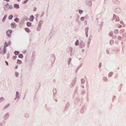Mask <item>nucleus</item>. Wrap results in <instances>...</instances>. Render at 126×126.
Instances as JSON below:
<instances>
[{
	"mask_svg": "<svg viewBox=\"0 0 126 126\" xmlns=\"http://www.w3.org/2000/svg\"><path fill=\"white\" fill-rule=\"evenodd\" d=\"M12 31L11 30H9L6 32L7 36L8 37H10L11 35Z\"/></svg>",
	"mask_w": 126,
	"mask_h": 126,
	"instance_id": "f257e3e1",
	"label": "nucleus"
},
{
	"mask_svg": "<svg viewBox=\"0 0 126 126\" xmlns=\"http://www.w3.org/2000/svg\"><path fill=\"white\" fill-rule=\"evenodd\" d=\"M9 6V4L7 3L6 5H5L4 7V9L5 11H7L8 9Z\"/></svg>",
	"mask_w": 126,
	"mask_h": 126,
	"instance_id": "f03ea898",
	"label": "nucleus"
},
{
	"mask_svg": "<svg viewBox=\"0 0 126 126\" xmlns=\"http://www.w3.org/2000/svg\"><path fill=\"white\" fill-rule=\"evenodd\" d=\"M34 16L33 15H32L30 16V18L29 21H32L34 19Z\"/></svg>",
	"mask_w": 126,
	"mask_h": 126,
	"instance_id": "7ed1b4c3",
	"label": "nucleus"
},
{
	"mask_svg": "<svg viewBox=\"0 0 126 126\" xmlns=\"http://www.w3.org/2000/svg\"><path fill=\"white\" fill-rule=\"evenodd\" d=\"M14 7L16 8H18L19 7V5L17 4H14Z\"/></svg>",
	"mask_w": 126,
	"mask_h": 126,
	"instance_id": "20e7f679",
	"label": "nucleus"
},
{
	"mask_svg": "<svg viewBox=\"0 0 126 126\" xmlns=\"http://www.w3.org/2000/svg\"><path fill=\"white\" fill-rule=\"evenodd\" d=\"M10 43H7L6 42H5L4 44V47H7L8 46L10 45Z\"/></svg>",
	"mask_w": 126,
	"mask_h": 126,
	"instance_id": "39448f33",
	"label": "nucleus"
},
{
	"mask_svg": "<svg viewBox=\"0 0 126 126\" xmlns=\"http://www.w3.org/2000/svg\"><path fill=\"white\" fill-rule=\"evenodd\" d=\"M11 26L12 28H14L15 27L16 25H15V24L12 23L11 24Z\"/></svg>",
	"mask_w": 126,
	"mask_h": 126,
	"instance_id": "423d86ee",
	"label": "nucleus"
},
{
	"mask_svg": "<svg viewBox=\"0 0 126 126\" xmlns=\"http://www.w3.org/2000/svg\"><path fill=\"white\" fill-rule=\"evenodd\" d=\"M31 25V23L29 22H27V26L28 27L30 26Z\"/></svg>",
	"mask_w": 126,
	"mask_h": 126,
	"instance_id": "0eeeda50",
	"label": "nucleus"
},
{
	"mask_svg": "<svg viewBox=\"0 0 126 126\" xmlns=\"http://www.w3.org/2000/svg\"><path fill=\"white\" fill-rule=\"evenodd\" d=\"M25 30L27 32H30V31L29 30V29L28 28H25Z\"/></svg>",
	"mask_w": 126,
	"mask_h": 126,
	"instance_id": "6e6552de",
	"label": "nucleus"
},
{
	"mask_svg": "<svg viewBox=\"0 0 126 126\" xmlns=\"http://www.w3.org/2000/svg\"><path fill=\"white\" fill-rule=\"evenodd\" d=\"M79 41L78 40H77L76 41V42L75 43V45L76 46H78L79 45Z\"/></svg>",
	"mask_w": 126,
	"mask_h": 126,
	"instance_id": "1a4fd4ad",
	"label": "nucleus"
},
{
	"mask_svg": "<svg viewBox=\"0 0 126 126\" xmlns=\"http://www.w3.org/2000/svg\"><path fill=\"white\" fill-rule=\"evenodd\" d=\"M19 53V51H15L14 52V53L16 55H18Z\"/></svg>",
	"mask_w": 126,
	"mask_h": 126,
	"instance_id": "9d476101",
	"label": "nucleus"
},
{
	"mask_svg": "<svg viewBox=\"0 0 126 126\" xmlns=\"http://www.w3.org/2000/svg\"><path fill=\"white\" fill-rule=\"evenodd\" d=\"M8 7H9V8H8V9H11L13 8V6L12 5H9V6Z\"/></svg>",
	"mask_w": 126,
	"mask_h": 126,
	"instance_id": "9b49d317",
	"label": "nucleus"
},
{
	"mask_svg": "<svg viewBox=\"0 0 126 126\" xmlns=\"http://www.w3.org/2000/svg\"><path fill=\"white\" fill-rule=\"evenodd\" d=\"M13 17V16L12 15H11L8 17V18L9 19H11Z\"/></svg>",
	"mask_w": 126,
	"mask_h": 126,
	"instance_id": "f8f14e48",
	"label": "nucleus"
},
{
	"mask_svg": "<svg viewBox=\"0 0 126 126\" xmlns=\"http://www.w3.org/2000/svg\"><path fill=\"white\" fill-rule=\"evenodd\" d=\"M18 57L20 58H22L23 57V56L22 54H20L19 55Z\"/></svg>",
	"mask_w": 126,
	"mask_h": 126,
	"instance_id": "ddd939ff",
	"label": "nucleus"
},
{
	"mask_svg": "<svg viewBox=\"0 0 126 126\" xmlns=\"http://www.w3.org/2000/svg\"><path fill=\"white\" fill-rule=\"evenodd\" d=\"M21 63V60H17V63L19 64H20Z\"/></svg>",
	"mask_w": 126,
	"mask_h": 126,
	"instance_id": "4468645a",
	"label": "nucleus"
},
{
	"mask_svg": "<svg viewBox=\"0 0 126 126\" xmlns=\"http://www.w3.org/2000/svg\"><path fill=\"white\" fill-rule=\"evenodd\" d=\"M18 20L19 19H18L16 18L14 20L16 22H18Z\"/></svg>",
	"mask_w": 126,
	"mask_h": 126,
	"instance_id": "2eb2a0df",
	"label": "nucleus"
},
{
	"mask_svg": "<svg viewBox=\"0 0 126 126\" xmlns=\"http://www.w3.org/2000/svg\"><path fill=\"white\" fill-rule=\"evenodd\" d=\"M15 74L16 77H17L18 76V74L17 72H15Z\"/></svg>",
	"mask_w": 126,
	"mask_h": 126,
	"instance_id": "dca6fc26",
	"label": "nucleus"
},
{
	"mask_svg": "<svg viewBox=\"0 0 126 126\" xmlns=\"http://www.w3.org/2000/svg\"><path fill=\"white\" fill-rule=\"evenodd\" d=\"M17 56H14L13 57V59L14 60H15Z\"/></svg>",
	"mask_w": 126,
	"mask_h": 126,
	"instance_id": "f3484780",
	"label": "nucleus"
},
{
	"mask_svg": "<svg viewBox=\"0 0 126 126\" xmlns=\"http://www.w3.org/2000/svg\"><path fill=\"white\" fill-rule=\"evenodd\" d=\"M4 98H0V102H1L2 100H3Z\"/></svg>",
	"mask_w": 126,
	"mask_h": 126,
	"instance_id": "a211bd4d",
	"label": "nucleus"
},
{
	"mask_svg": "<svg viewBox=\"0 0 126 126\" xmlns=\"http://www.w3.org/2000/svg\"><path fill=\"white\" fill-rule=\"evenodd\" d=\"M4 98H0V102H1L2 100H3Z\"/></svg>",
	"mask_w": 126,
	"mask_h": 126,
	"instance_id": "6ab92c4d",
	"label": "nucleus"
},
{
	"mask_svg": "<svg viewBox=\"0 0 126 126\" xmlns=\"http://www.w3.org/2000/svg\"><path fill=\"white\" fill-rule=\"evenodd\" d=\"M83 11L81 10H79V12L80 14H82L83 12Z\"/></svg>",
	"mask_w": 126,
	"mask_h": 126,
	"instance_id": "aec40b11",
	"label": "nucleus"
},
{
	"mask_svg": "<svg viewBox=\"0 0 126 126\" xmlns=\"http://www.w3.org/2000/svg\"><path fill=\"white\" fill-rule=\"evenodd\" d=\"M84 17H82L80 19L81 20L83 21L84 20Z\"/></svg>",
	"mask_w": 126,
	"mask_h": 126,
	"instance_id": "412c9836",
	"label": "nucleus"
},
{
	"mask_svg": "<svg viewBox=\"0 0 126 126\" xmlns=\"http://www.w3.org/2000/svg\"><path fill=\"white\" fill-rule=\"evenodd\" d=\"M6 17V16H5L2 19L3 21H4V20H5Z\"/></svg>",
	"mask_w": 126,
	"mask_h": 126,
	"instance_id": "4be33fe9",
	"label": "nucleus"
},
{
	"mask_svg": "<svg viewBox=\"0 0 126 126\" xmlns=\"http://www.w3.org/2000/svg\"><path fill=\"white\" fill-rule=\"evenodd\" d=\"M9 104H8L7 105H6L4 107V108H6L7 107H8V106H9Z\"/></svg>",
	"mask_w": 126,
	"mask_h": 126,
	"instance_id": "5701e85b",
	"label": "nucleus"
},
{
	"mask_svg": "<svg viewBox=\"0 0 126 126\" xmlns=\"http://www.w3.org/2000/svg\"><path fill=\"white\" fill-rule=\"evenodd\" d=\"M2 49L0 48V54H2Z\"/></svg>",
	"mask_w": 126,
	"mask_h": 126,
	"instance_id": "b1692460",
	"label": "nucleus"
},
{
	"mask_svg": "<svg viewBox=\"0 0 126 126\" xmlns=\"http://www.w3.org/2000/svg\"><path fill=\"white\" fill-rule=\"evenodd\" d=\"M36 10V7H34L33 9V10L34 11H35Z\"/></svg>",
	"mask_w": 126,
	"mask_h": 126,
	"instance_id": "393cba45",
	"label": "nucleus"
},
{
	"mask_svg": "<svg viewBox=\"0 0 126 126\" xmlns=\"http://www.w3.org/2000/svg\"><path fill=\"white\" fill-rule=\"evenodd\" d=\"M5 62L6 63V64L7 65H8V62H7L6 61Z\"/></svg>",
	"mask_w": 126,
	"mask_h": 126,
	"instance_id": "a878e982",
	"label": "nucleus"
},
{
	"mask_svg": "<svg viewBox=\"0 0 126 126\" xmlns=\"http://www.w3.org/2000/svg\"><path fill=\"white\" fill-rule=\"evenodd\" d=\"M5 48H4V49H3V50L4 51V54H5Z\"/></svg>",
	"mask_w": 126,
	"mask_h": 126,
	"instance_id": "bb28decb",
	"label": "nucleus"
},
{
	"mask_svg": "<svg viewBox=\"0 0 126 126\" xmlns=\"http://www.w3.org/2000/svg\"><path fill=\"white\" fill-rule=\"evenodd\" d=\"M16 95H17L18 94V92H16Z\"/></svg>",
	"mask_w": 126,
	"mask_h": 126,
	"instance_id": "cd10ccee",
	"label": "nucleus"
},
{
	"mask_svg": "<svg viewBox=\"0 0 126 126\" xmlns=\"http://www.w3.org/2000/svg\"><path fill=\"white\" fill-rule=\"evenodd\" d=\"M27 0H26V1H24V2H25V3H26V2H27Z\"/></svg>",
	"mask_w": 126,
	"mask_h": 126,
	"instance_id": "c85d7f7f",
	"label": "nucleus"
},
{
	"mask_svg": "<svg viewBox=\"0 0 126 126\" xmlns=\"http://www.w3.org/2000/svg\"><path fill=\"white\" fill-rule=\"evenodd\" d=\"M17 0L18 1H19L20 0Z\"/></svg>",
	"mask_w": 126,
	"mask_h": 126,
	"instance_id": "c756f323",
	"label": "nucleus"
},
{
	"mask_svg": "<svg viewBox=\"0 0 126 126\" xmlns=\"http://www.w3.org/2000/svg\"><path fill=\"white\" fill-rule=\"evenodd\" d=\"M17 66H16V69H17Z\"/></svg>",
	"mask_w": 126,
	"mask_h": 126,
	"instance_id": "7c9ffc66",
	"label": "nucleus"
},
{
	"mask_svg": "<svg viewBox=\"0 0 126 126\" xmlns=\"http://www.w3.org/2000/svg\"><path fill=\"white\" fill-rule=\"evenodd\" d=\"M112 41V42L113 41H112V40H111V41H110V42H111Z\"/></svg>",
	"mask_w": 126,
	"mask_h": 126,
	"instance_id": "2f4dec72",
	"label": "nucleus"
}]
</instances>
